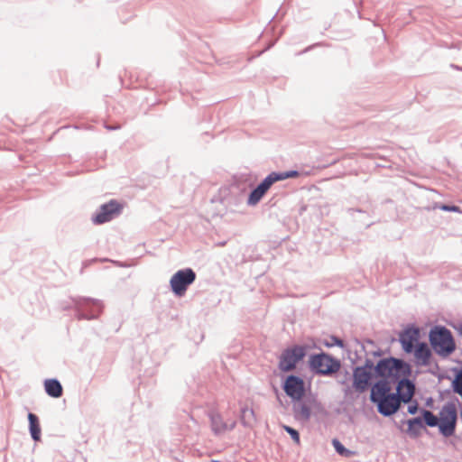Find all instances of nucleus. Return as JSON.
Masks as SVG:
<instances>
[{"instance_id": "nucleus-1", "label": "nucleus", "mask_w": 462, "mask_h": 462, "mask_svg": "<svg viewBox=\"0 0 462 462\" xmlns=\"http://www.w3.org/2000/svg\"><path fill=\"white\" fill-rule=\"evenodd\" d=\"M389 382H377L371 389V401L377 404L378 411L390 416L395 413L400 407V399L394 393H391Z\"/></svg>"}, {"instance_id": "nucleus-2", "label": "nucleus", "mask_w": 462, "mask_h": 462, "mask_svg": "<svg viewBox=\"0 0 462 462\" xmlns=\"http://www.w3.org/2000/svg\"><path fill=\"white\" fill-rule=\"evenodd\" d=\"M379 382H389V385L397 380L403 378L409 373L408 365L402 360L391 357L380 360L374 367Z\"/></svg>"}, {"instance_id": "nucleus-3", "label": "nucleus", "mask_w": 462, "mask_h": 462, "mask_svg": "<svg viewBox=\"0 0 462 462\" xmlns=\"http://www.w3.org/2000/svg\"><path fill=\"white\" fill-rule=\"evenodd\" d=\"M430 341L434 351L448 356L455 350V342L451 332L446 328H435L430 333Z\"/></svg>"}, {"instance_id": "nucleus-4", "label": "nucleus", "mask_w": 462, "mask_h": 462, "mask_svg": "<svg viewBox=\"0 0 462 462\" xmlns=\"http://www.w3.org/2000/svg\"><path fill=\"white\" fill-rule=\"evenodd\" d=\"M299 173L296 171L283 173L272 172L250 193L247 201L248 204L253 206L256 205L274 182L297 177Z\"/></svg>"}, {"instance_id": "nucleus-5", "label": "nucleus", "mask_w": 462, "mask_h": 462, "mask_svg": "<svg viewBox=\"0 0 462 462\" xmlns=\"http://www.w3.org/2000/svg\"><path fill=\"white\" fill-rule=\"evenodd\" d=\"M310 365L312 370L321 374H331L340 368L339 361L324 353L312 356Z\"/></svg>"}, {"instance_id": "nucleus-6", "label": "nucleus", "mask_w": 462, "mask_h": 462, "mask_svg": "<svg viewBox=\"0 0 462 462\" xmlns=\"http://www.w3.org/2000/svg\"><path fill=\"white\" fill-rule=\"evenodd\" d=\"M457 417V410L454 404H447L441 409L438 426L443 436L450 437L454 434Z\"/></svg>"}, {"instance_id": "nucleus-7", "label": "nucleus", "mask_w": 462, "mask_h": 462, "mask_svg": "<svg viewBox=\"0 0 462 462\" xmlns=\"http://www.w3.org/2000/svg\"><path fill=\"white\" fill-rule=\"evenodd\" d=\"M310 349L307 346H295L286 349L281 356L279 367L282 371L288 372L295 368Z\"/></svg>"}, {"instance_id": "nucleus-8", "label": "nucleus", "mask_w": 462, "mask_h": 462, "mask_svg": "<svg viewBox=\"0 0 462 462\" xmlns=\"http://www.w3.org/2000/svg\"><path fill=\"white\" fill-rule=\"evenodd\" d=\"M195 279L196 274L190 268L178 271L172 275L170 281L172 291L177 296H183L188 287L193 283Z\"/></svg>"}, {"instance_id": "nucleus-9", "label": "nucleus", "mask_w": 462, "mask_h": 462, "mask_svg": "<svg viewBox=\"0 0 462 462\" xmlns=\"http://www.w3.org/2000/svg\"><path fill=\"white\" fill-rule=\"evenodd\" d=\"M122 209V206L116 200H111L100 208L99 212L94 217L95 224L100 225L110 221L117 216Z\"/></svg>"}, {"instance_id": "nucleus-10", "label": "nucleus", "mask_w": 462, "mask_h": 462, "mask_svg": "<svg viewBox=\"0 0 462 462\" xmlns=\"http://www.w3.org/2000/svg\"><path fill=\"white\" fill-rule=\"evenodd\" d=\"M372 379V367H356L353 374V386L357 392H365L370 385Z\"/></svg>"}, {"instance_id": "nucleus-11", "label": "nucleus", "mask_w": 462, "mask_h": 462, "mask_svg": "<svg viewBox=\"0 0 462 462\" xmlns=\"http://www.w3.org/2000/svg\"><path fill=\"white\" fill-rule=\"evenodd\" d=\"M283 389L288 396L293 400H300L304 395V382L298 376L290 375L284 383Z\"/></svg>"}, {"instance_id": "nucleus-12", "label": "nucleus", "mask_w": 462, "mask_h": 462, "mask_svg": "<svg viewBox=\"0 0 462 462\" xmlns=\"http://www.w3.org/2000/svg\"><path fill=\"white\" fill-rule=\"evenodd\" d=\"M420 330L418 328H410L405 329L400 336V341L403 350L406 353H411L414 347L420 344Z\"/></svg>"}, {"instance_id": "nucleus-13", "label": "nucleus", "mask_w": 462, "mask_h": 462, "mask_svg": "<svg viewBox=\"0 0 462 462\" xmlns=\"http://www.w3.org/2000/svg\"><path fill=\"white\" fill-rule=\"evenodd\" d=\"M397 393L395 394L400 402H409L414 395L415 387L414 384L406 379L400 380L397 385Z\"/></svg>"}, {"instance_id": "nucleus-14", "label": "nucleus", "mask_w": 462, "mask_h": 462, "mask_svg": "<svg viewBox=\"0 0 462 462\" xmlns=\"http://www.w3.org/2000/svg\"><path fill=\"white\" fill-rule=\"evenodd\" d=\"M212 430L217 433H223L226 430H231L236 426V421L232 420L229 423L225 422L222 416L217 412H213L210 415Z\"/></svg>"}, {"instance_id": "nucleus-15", "label": "nucleus", "mask_w": 462, "mask_h": 462, "mask_svg": "<svg viewBox=\"0 0 462 462\" xmlns=\"http://www.w3.org/2000/svg\"><path fill=\"white\" fill-rule=\"evenodd\" d=\"M412 352L414 353V357L419 365H425L429 363L431 353L426 343L418 344Z\"/></svg>"}, {"instance_id": "nucleus-16", "label": "nucleus", "mask_w": 462, "mask_h": 462, "mask_svg": "<svg viewBox=\"0 0 462 462\" xmlns=\"http://www.w3.org/2000/svg\"><path fill=\"white\" fill-rule=\"evenodd\" d=\"M46 393L54 398H59L62 395V386L59 381L55 379H48L44 382Z\"/></svg>"}, {"instance_id": "nucleus-17", "label": "nucleus", "mask_w": 462, "mask_h": 462, "mask_svg": "<svg viewBox=\"0 0 462 462\" xmlns=\"http://www.w3.org/2000/svg\"><path fill=\"white\" fill-rule=\"evenodd\" d=\"M28 420L31 436L35 441H39L41 439V426L39 419L35 414L29 413Z\"/></svg>"}, {"instance_id": "nucleus-18", "label": "nucleus", "mask_w": 462, "mask_h": 462, "mask_svg": "<svg viewBox=\"0 0 462 462\" xmlns=\"http://www.w3.org/2000/svg\"><path fill=\"white\" fill-rule=\"evenodd\" d=\"M241 420L246 426H253L255 422L254 412L252 409L247 407L243 408L241 411Z\"/></svg>"}, {"instance_id": "nucleus-19", "label": "nucleus", "mask_w": 462, "mask_h": 462, "mask_svg": "<svg viewBox=\"0 0 462 462\" xmlns=\"http://www.w3.org/2000/svg\"><path fill=\"white\" fill-rule=\"evenodd\" d=\"M422 416L425 423L430 427H435L439 425V418L435 416L431 411L424 410Z\"/></svg>"}, {"instance_id": "nucleus-20", "label": "nucleus", "mask_w": 462, "mask_h": 462, "mask_svg": "<svg viewBox=\"0 0 462 462\" xmlns=\"http://www.w3.org/2000/svg\"><path fill=\"white\" fill-rule=\"evenodd\" d=\"M332 444L337 452L343 457H349L354 454L353 451L346 449L337 439H333Z\"/></svg>"}, {"instance_id": "nucleus-21", "label": "nucleus", "mask_w": 462, "mask_h": 462, "mask_svg": "<svg viewBox=\"0 0 462 462\" xmlns=\"http://www.w3.org/2000/svg\"><path fill=\"white\" fill-rule=\"evenodd\" d=\"M453 388L455 393L462 396V369L457 374L453 381Z\"/></svg>"}, {"instance_id": "nucleus-22", "label": "nucleus", "mask_w": 462, "mask_h": 462, "mask_svg": "<svg viewBox=\"0 0 462 462\" xmlns=\"http://www.w3.org/2000/svg\"><path fill=\"white\" fill-rule=\"evenodd\" d=\"M409 430L413 431L422 427V420L420 418H414L408 421Z\"/></svg>"}, {"instance_id": "nucleus-23", "label": "nucleus", "mask_w": 462, "mask_h": 462, "mask_svg": "<svg viewBox=\"0 0 462 462\" xmlns=\"http://www.w3.org/2000/svg\"><path fill=\"white\" fill-rule=\"evenodd\" d=\"M282 428L291 435L296 444H300V434L296 430L287 425H283Z\"/></svg>"}, {"instance_id": "nucleus-24", "label": "nucleus", "mask_w": 462, "mask_h": 462, "mask_svg": "<svg viewBox=\"0 0 462 462\" xmlns=\"http://www.w3.org/2000/svg\"><path fill=\"white\" fill-rule=\"evenodd\" d=\"M325 345L327 346H338L340 347L344 346L343 341L336 337H331L329 341L326 342Z\"/></svg>"}, {"instance_id": "nucleus-25", "label": "nucleus", "mask_w": 462, "mask_h": 462, "mask_svg": "<svg viewBox=\"0 0 462 462\" xmlns=\"http://www.w3.org/2000/svg\"><path fill=\"white\" fill-rule=\"evenodd\" d=\"M441 210L444 211H452V212H460V208L457 206H448V205H441L439 207Z\"/></svg>"}, {"instance_id": "nucleus-26", "label": "nucleus", "mask_w": 462, "mask_h": 462, "mask_svg": "<svg viewBox=\"0 0 462 462\" xmlns=\"http://www.w3.org/2000/svg\"><path fill=\"white\" fill-rule=\"evenodd\" d=\"M418 411V405L417 403L411 404L408 407V412L411 414H415Z\"/></svg>"}, {"instance_id": "nucleus-27", "label": "nucleus", "mask_w": 462, "mask_h": 462, "mask_svg": "<svg viewBox=\"0 0 462 462\" xmlns=\"http://www.w3.org/2000/svg\"><path fill=\"white\" fill-rule=\"evenodd\" d=\"M212 462H220V461H217V460H212Z\"/></svg>"}]
</instances>
